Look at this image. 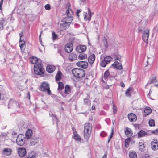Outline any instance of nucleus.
<instances>
[{"instance_id": "nucleus-46", "label": "nucleus", "mask_w": 158, "mask_h": 158, "mask_svg": "<svg viewBox=\"0 0 158 158\" xmlns=\"http://www.w3.org/2000/svg\"><path fill=\"white\" fill-rule=\"evenodd\" d=\"M113 129H112L110 135L108 137V142L109 143L111 139V138L112 137L113 135Z\"/></svg>"}, {"instance_id": "nucleus-53", "label": "nucleus", "mask_w": 158, "mask_h": 158, "mask_svg": "<svg viewBox=\"0 0 158 158\" xmlns=\"http://www.w3.org/2000/svg\"><path fill=\"white\" fill-rule=\"evenodd\" d=\"M103 42L104 43V46H105V47L106 48H107L108 47V44H107V42L106 41V40L105 39L104 40Z\"/></svg>"}, {"instance_id": "nucleus-49", "label": "nucleus", "mask_w": 158, "mask_h": 158, "mask_svg": "<svg viewBox=\"0 0 158 158\" xmlns=\"http://www.w3.org/2000/svg\"><path fill=\"white\" fill-rule=\"evenodd\" d=\"M58 52L60 54V55L62 56H63L64 55V52L62 50H60V49H58Z\"/></svg>"}, {"instance_id": "nucleus-22", "label": "nucleus", "mask_w": 158, "mask_h": 158, "mask_svg": "<svg viewBox=\"0 0 158 158\" xmlns=\"http://www.w3.org/2000/svg\"><path fill=\"white\" fill-rule=\"evenodd\" d=\"M139 148L140 151L142 152L144 151V142L143 141H141L139 142Z\"/></svg>"}, {"instance_id": "nucleus-29", "label": "nucleus", "mask_w": 158, "mask_h": 158, "mask_svg": "<svg viewBox=\"0 0 158 158\" xmlns=\"http://www.w3.org/2000/svg\"><path fill=\"white\" fill-rule=\"evenodd\" d=\"M73 135V138L76 141L79 142H81V138L77 133L74 134Z\"/></svg>"}, {"instance_id": "nucleus-54", "label": "nucleus", "mask_w": 158, "mask_h": 158, "mask_svg": "<svg viewBox=\"0 0 158 158\" xmlns=\"http://www.w3.org/2000/svg\"><path fill=\"white\" fill-rule=\"evenodd\" d=\"M84 103L85 104H88V103L89 102V100H88V99H84Z\"/></svg>"}, {"instance_id": "nucleus-12", "label": "nucleus", "mask_w": 158, "mask_h": 158, "mask_svg": "<svg viewBox=\"0 0 158 158\" xmlns=\"http://www.w3.org/2000/svg\"><path fill=\"white\" fill-rule=\"evenodd\" d=\"M77 65L79 67L85 69L87 68L88 64L87 62L85 61H80L77 63Z\"/></svg>"}, {"instance_id": "nucleus-35", "label": "nucleus", "mask_w": 158, "mask_h": 158, "mask_svg": "<svg viewBox=\"0 0 158 158\" xmlns=\"http://www.w3.org/2000/svg\"><path fill=\"white\" fill-rule=\"evenodd\" d=\"M49 115L50 117H51L52 118L53 121H54V120H56V124H57V117L55 114H53L51 112H50L49 113Z\"/></svg>"}, {"instance_id": "nucleus-64", "label": "nucleus", "mask_w": 158, "mask_h": 158, "mask_svg": "<svg viewBox=\"0 0 158 158\" xmlns=\"http://www.w3.org/2000/svg\"><path fill=\"white\" fill-rule=\"evenodd\" d=\"M101 158H107V153H105Z\"/></svg>"}, {"instance_id": "nucleus-8", "label": "nucleus", "mask_w": 158, "mask_h": 158, "mask_svg": "<svg viewBox=\"0 0 158 158\" xmlns=\"http://www.w3.org/2000/svg\"><path fill=\"white\" fill-rule=\"evenodd\" d=\"M86 49V47L84 45H79L76 48L77 52L79 53L85 52Z\"/></svg>"}, {"instance_id": "nucleus-7", "label": "nucleus", "mask_w": 158, "mask_h": 158, "mask_svg": "<svg viewBox=\"0 0 158 158\" xmlns=\"http://www.w3.org/2000/svg\"><path fill=\"white\" fill-rule=\"evenodd\" d=\"M149 31L148 29L145 30L143 32L142 35L143 40L147 44H148Z\"/></svg>"}, {"instance_id": "nucleus-50", "label": "nucleus", "mask_w": 158, "mask_h": 158, "mask_svg": "<svg viewBox=\"0 0 158 158\" xmlns=\"http://www.w3.org/2000/svg\"><path fill=\"white\" fill-rule=\"evenodd\" d=\"M87 13L86 12H84L83 13V15L84 17V19L85 20H89V19L88 18H87Z\"/></svg>"}, {"instance_id": "nucleus-13", "label": "nucleus", "mask_w": 158, "mask_h": 158, "mask_svg": "<svg viewBox=\"0 0 158 158\" xmlns=\"http://www.w3.org/2000/svg\"><path fill=\"white\" fill-rule=\"evenodd\" d=\"M152 148V150H156L158 149V142L156 139H154L151 143Z\"/></svg>"}, {"instance_id": "nucleus-41", "label": "nucleus", "mask_w": 158, "mask_h": 158, "mask_svg": "<svg viewBox=\"0 0 158 158\" xmlns=\"http://www.w3.org/2000/svg\"><path fill=\"white\" fill-rule=\"evenodd\" d=\"M35 153L34 152L30 153L27 157V158H35Z\"/></svg>"}, {"instance_id": "nucleus-60", "label": "nucleus", "mask_w": 158, "mask_h": 158, "mask_svg": "<svg viewBox=\"0 0 158 158\" xmlns=\"http://www.w3.org/2000/svg\"><path fill=\"white\" fill-rule=\"evenodd\" d=\"M81 12V10H78L76 12V15L78 16L79 17V13Z\"/></svg>"}, {"instance_id": "nucleus-30", "label": "nucleus", "mask_w": 158, "mask_h": 158, "mask_svg": "<svg viewBox=\"0 0 158 158\" xmlns=\"http://www.w3.org/2000/svg\"><path fill=\"white\" fill-rule=\"evenodd\" d=\"M25 42L24 41V39H23L22 40V38H20L19 39V45L20 47V48L21 50H22V48H23L24 46L25 45Z\"/></svg>"}, {"instance_id": "nucleus-37", "label": "nucleus", "mask_w": 158, "mask_h": 158, "mask_svg": "<svg viewBox=\"0 0 158 158\" xmlns=\"http://www.w3.org/2000/svg\"><path fill=\"white\" fill-rule=\"evenodd\" d=\"M112 59V58L110 56H106L104 58L105 60L107 62L108 64L110 62Z\"/></svg>"}, {"instance_id": "nucleus-21", "label": "nucleus", "mask_w": 158, "mask_h": 158, "mask_svg": "<svg viewBox=\"0 0 158 158\" xmlns=\"http://www.w3.org/2000/svg\"><path fill=\"white\" fill-rule=\"evenodd\" d=\"M112 65L114 67L118 69L121 70L122 68L121 64L118 62L115 61L112 64Z\"/></svg>"}, {"instance_id": "nucleus-38", "label": "nucleus", "mask_w": 158, "mask_h": 158, "mask_svg": "<svg viewBox=\"0 0 158 158\" xmlns=\"http://www.w3.org/2000/svg\"><path fill=\"white\" fill-rule=\"evenodd\" d=\"M130 138H127L126 139L125 141V146L127 148L129 146V143L131 141Z\"/></svg>"}, {"instance_id": "nucleus-28", "label": "nucleus", "mask_w": 158, "mask_h": 158, "mask_svg": "<svg viewBox=\"0 0 158 158\" xmlns=\"http://www.w3.org/2000/svg\"><path fill=\"white\" fill-rule=\"evenodd\" d=\"M62 73L60 71H58L55 76V79L56 81H60L61 78Z\"/></svg>"}, {"instance_id": "nucleus-27", "label": "nucleus", "mask_w": 158, "mask_h": 158, "mask_svg": "<svg viewBox=\"0 0 158 158\" xmlns=\"http://www.w3.org/2000/svg\"><path fill=\"white\" fill-rule=\"evenodd\" d=\"M95 59V55L94 54H91L89 56V64H92L94 62Z\"/></svg>"}, {"instance_id": "nucleus-9", "label": "nucleus", "mask_w": 158, "mask_h": 158, "mask_svg": "<svg viewBox=\"0 0 158 158\" xmlns=\"http://www.w3.org/2000/svg\"><path fill=\"white\" fill-rule=\"evenodd\" d=\"M70 25L69 22H66L64 20H62L61 23L60 24V28L65 30L68 28Z\"/></svg>"}, {"instance_id": "nucleus-45", "label": "nucleus", "mask_w": 158, "mask_h": 158, "mask_svg": "<svg viewBox=\"0 0 158 158\" xmlns=\"http://www.w3.org/2000/svg\"><path fill=\"white\" fill-rule=\"evenodd\" d=\"M149 125L150 126L152 127L155 125L154 120L153 119H151L149 121Z\"/></svg>"}, {"instance_id": "nucleus-16", "label": "nucleus", "mask_w": 158, "mask_h": 158, "mask_svg": "<svg viewBox=\"0 0 158 158\" xmlns=\"http://www.w3.org/2000/svg\"><path fill=\"white\" fill-rule=\"evenodd\" d=\"M33 134L32 130L31 129H28L25 133V136L27 139H29L32 136Z\"/></svg>"}, {"instance_id": "nucleus-58", "label": "nucleus", "mask_w": 158, "mask_h": 158, "mask_svg": "<svg viewBox=\"0 0 158 158\" xmlns=\"http://www.w3.org/2000/svg\"><path fill=\"white\" fill-rule=\"evenodd\" d=\"M142 158H150V157L147 154H145L144 156H143Z\"/></svg>"}, {"instance_id": "nucleus-10", "label": "nucleus", "mask_w": 158, "mask_h": 158, "mask_svg": "<svg viewBox=\"0 0 158 158\" xmlns=\"http://www.w3.org/2000/svg\"><path fill=\"white\" fill-rule=\"evenodd\" d=\"M73 49V44L70 43H68L65 45V51L68 53H69L72 51Z\"/></svg>"}, {"instance_id": "nucleus-4", "label": "nucleus", "mask_w": 158, "mask_h": 158, "mask_svg": "<svg viewBox=\"0 0 158 158\" xmlns=\"http://www.w3.org/2000/svg\"><path fill=\"white\" fill-rule=\"evenodd\" d=\"M21 104L19 103L14 99H10L9 101L8 104V108H12L16 107H21Z\"/></svg>"}, {"instance_id": "nucleus-32", "label": "nucleus", "mask_w": 158, "mask_h": 158, "mask_svg": "<svg viewBox=\"0 0 158 158\" xmlns=\"http://www.w3.org/2000/svg\"><path fill=\"white\" fill-rule=\"evenodd\" d=\"M147 134L145 131L141 130L138 133V135L139 137H142L145 136Z\"/></svg>"}, {"instance_id": "nucleus-57", "label": "nucleus", "mask_w": 158, "mask_h": 158, "mask_svg": "<svg viewBox=\"0 0 158 158\" xmlns=\"http://www.w3.org/2000/svg\"><path fill=\"white\" fill-rule=\"evenodd\" d=\"M152 132L154 134L158 135V130H156L154 131H153Z\"/></svg>"}, {"instance_id": "nucleus-39", "label": "nucleus", "mask_w": 158, "mask_h": 158, "mask_svg": "<svg viewBox=\"0 0 158 158\" xmlns=\"http://www.w3.org/2000/svg\"><path fill=\"white\" fill-rule=\"evenodd\" d=\"M1 22H0V30H2L3 28V23L5 22V19L4 18H2Z\"/></svg>"}, {"instance_id": "nucleus-52", "label": "nucleus", "mask_w": 158, "mask_h": 158, "mask_svg": "<svg viewBox=\"0 0 158 158\" xmlns=\"http://www.w3.org/2000/svg\"><path fill=\"white\" fill-rule=\"evenodd\" d=\"M72 131H73V135L77 133V131H76V129H75V127H73L72 128Z\"/></svg>"}, {"instance_id": "nucleus-62", "label": "nucleus", "mask_w": 158, "mask_h": 158, "mask_svg": "<svg viewBox=\"0 0 158 158\" xmlns=\"http://www.w3.org/2000/svg\"><path fill=\"white\" fill-rule=\"evenodd\" d=\"M12 135L13 137H14V136H16L17 135V133L16 132H13L12 134Z\"/></svg>"}, {"instance_id": "nucleus-1", "label": "nucleus", "mask_w": 158, "mask_h": 158, "mask_svg": "<svg viewBox=\"0 0 158 158\" xmlns=\"http://www.w3.org/2000/svg\"><path fill=\"white\" fill-rule=\"evenodd\" d=\"M73 74L77 78H82L85 76V72L84 70L80 68H76L72 70Z\"/></svg>"}, {"instance_id": "nucleus-33", "label": "nucleus", "mask_w": 158, "mask_h": 158, "mask_svg": "<svg viewBox=\"0 0 158 158\" xmlns=\"http://www.w3.org/2000/svg\"><path fill=\"white\" fill-rule=\"evenodd\" d=\"M71 90L70 87L68 85H66L65 88V93L68 94L70 93Z\"/></svg>"}, {"instance_id": "nucleus-19", "label": "nucleus", "mask_w": 158, "mask_h": 158, "mask_svg": "<svg viewBox=\"0 0 158 158\" xmlns=\"http://www.w3.org/2000/svg\"><path fill=\"white\" fill-rule=\"evenodd\" d=\"M38 138L36 137H32L31 140L30 144L31 145H34L38 142Z\"/></svg>"}, {"instance_id": "nucleus-43", "label": "nucleus", "mask_w": 158, "mask_h": 158, "mask_svg": "<svg viewBox=\"0 0 158 158\" xmlns=\"http://www.w3.org/2000/svg\"><path fill=\"white\" fill-rule=\"evenodd\" d=\"M110 74L109 73L108 71H106L104 74V75L103 77H102V78H104L105 79H106L107 77H108Z\"/></svg>"}, {"instance_id": "nucleus-40", "label": "nucleus", "mask_w": 158, "mask_h": 158, "mask_svg": "<svg viewBox=\"0 0 158 158\" xmlns=\"http://www.w3.org/2000/svg\"><path fill=\"white\" fill-rule=\"evenodd\" d=\"M107 64H108L106 62L104 59L103 60L101 61L100 64L102 67H105Z\"/></svg>"}, {"instance_id": "nucleus-5", "label": "nucleus", "mask_w": 158, "mask_h": 158, "mask_svg": "<svg viewBox=\"0 0 158 158\" xmlns=\"http://www.w3.org/2000/svg\"><path fill=\"white\" fill-rule=\"evenodd\" d=\"M25 142L24 135L23 134L18 135L16 140L17 144L20 146H22L24 144Z\"/></svg>"}, {"instance_id": "nucleus-61", "label": "nucleus", "mask_w": 158, "mask_h": 158, "mask_svg": "<svg viewBox=\"0 0 158 158\" xmlns=\"http://www.w3.org/2000/svg\"><path fill=\"white\" fill-rule=\"evenodd\" d=\"M20 36V39L22 38V37L23 36V32H21V33H19Z\"/></svg>"}, {"instance_id": "nucleus-59", "label": "nucleus", "mask_w": 158, "mask_h": 158, "mask_svg": "<svg viewBox=\"0 0 158 158\" xmlns=\"http://www.w3.org/2000/svg\"><path fill=\"white\" fill-rule=\"evenodd\" d=\"M1 135L2 136L6 137L7 136V134L4 132H2L1 133Z\"/></svg>"}, {"instance_id": "nucleus-47", "label": "nucleus", "mask_w": 158, "mask_h": 158, "mask_svg": "<svg viewBox=\"0 0 158 158\" xmlns=\"http://www.w3.org/2000/svg\"><path fill=\"white\" fill-rule=\"evenodd\" d=\"M44 7L46 10H49L51 9L50 5L49 4H47Z\"/></svg>"}, {"instance_id": "nucleus-44", "label": "nucleus", "mask_w": 158, "mask_h": 158, "mask_svg": "<svg viewBox=\"0 0 158 158\" xmlns=\"http://www.w3.org/2000/svg\"><path fill=\"white\" fill-rule=\"evenodd\" d=\"M126 95L128 97H130L131 95V90L129 88H128L126 91L125 93Z\"/></svg>"}, {"instance_id": "nucleus-6", "label": "nucleus", "mask_w": 158, "mask_h": 158, "mask_svg": "<svg viewBox=\"0 0 158 158\" xmlns=\"http://www.w3.org/2000/svg\"><path fill=\"white\" fill-rule=\"evenodd\" d=\"M89 131V123H86L85 124L84 131V136L86 141L88 142L89 139L88 131Z\"/></svg>"}, {"instance_id": "nucleus-20", "label": "nucleus", "mask_w": 158, "mask_h": 158, "mask_svg": "<svg viewBox=\"0 0 158 158\" xmlns=\"http://www.w3.org/2000/svg\"><path fill=\"white\" fill-rule=\"evenodd\" d=\"M30 62L32 64H35V65L37 64L36 63L38 61H40V60L39 59L33 56L30 58Z\"/></svg>"}, {"instance_id": "nucleus-18", "label": "nucleus", "mask_w": 158, "mask_h": 158, "mask_svg": "<svg viewBox=\"0 0 158 158\" xmlns=\"http://www.w3.org/2000/svg\"><path fill=\"white\" fill-rule=\"evenodd\" d=\"M125 132L127 137H128L131 136L133 134V133L131 129L128 127H126L125 128Z\"/></svg>"}, {"instance_id": "nucleus-42", "label": "nucleus", "mask_w": 158, "mask_h": 158, "mask_svg": "<svg viewBox=\"0 0 158 158\" xmlns=\"http://www.w3.org/2000/svg\"><path fill=\"white\" fill-rule=\"evenodd\" d=\"M52 33L53 40H56L58 37L57 35L54 32H52Z\"/></svg>"}, {"instance_id": "nucleus-14", "label": "nucleus", "mask_w": 158, "mask_h": 158, "mask_svg": "<svg viewBox=\"0 0 158 158\" xmlns=\"http://www.w3.org/2000/svg\"><path fill=\"white\" fill-rule=\"evenodd\" d=\"M128 118L129 120L131 122H135L137 119L136 115L134 114L131 113L128 115Z\"/></svg>"}, {"instance_id": "nucleus-25", "label": "nucleus", "mask_w": 158, "mask_h": 158, "mask_svg": "<svg viewBox=\"0 0 158 158\" xmlns=\"http://www.w3.org/2000/svg\"><path fill=\"white\" fill-rule=\"evenodd\" d=\"M68 16H72L73 14V12L72 10L70 8V6H68L66 11Z\"/></svg>"}, {"instance_id": "nucleus-23", "label": "nucleus", "mask_w": 158, "mask_h": 158, "mask_svg": "<svg viewBox=\"0 0 158 158\" xmlns=\"http://www.w3.org/2000/svg\"><path fill=\"white\" fill-rule=\"evenodd\" d=\"M152 111V110L150 107H146L145 108L144 110V115L145 116L148 115L151 113Z\"/></svg>"}, {"instance_id": "nucleus-2", "label": "nucleus", "mask_w": 158, "mask_h": 158, "mask_svg": "<svg viewBox=\"0 0 158 158\" xmlns=\"http://www.w3.org/2000/svg\"><path fill=\"white\" fill-rule=\"evenodd\" d=\"M34 71L35 74L41 75L44 73L43 69L41 63L40 62L37 64L34 65Z\"/></svg>"}, {"instance_id": "nucleus-63", "label": "nucleus", "mask_w": 158, "mask_h": 158, "mask_svg": "<svg viewBox=\"0 0 158 158\" xmlns=\"http://www.w3.org/2000/svg\"><path fill=\"white\" fill-rule=\"evenodd\" d=\"M3 1H2V0H1L0 2V10H1L2 8V6L3 4Z\"/></svg>"}, {"instance_id": "nucleus-17", "label": "nucleus", "mask_w": 158, "mask_h": 158, "mask_svg": "<svg viewBox=\"0 0 158 158\" xmlns=\"http://www.w3.org/2000/svg\"><path fill=\"white\" fill-rule=\"evenodd\" d=\"M55 69V67L53 65H48L46 67V70L49 73H52Z\"/></svg>"}, {"instance_id": "nucleus-24", "label": "nucleus", "mask_w": 158, "mask_h": 158, "mask_svg": "<svg viewBox=\"0 0 158 158\" xmlns=\"http://www.w3.org/2000/svg\"><path fill=\"white\" fill-rule=\"evenodd\" d=\"M129 156L130 158H137V153L134 151H130L129 153Z\"/></svg>"}, {"instance_id": "nucleus-55", "label": "nucleus", "mask_w": 158, "mask_h": 158, "mask_svg": "<svg viewBox=\"0 0 158 158\" xmlns=\"http://www.w3.org/2000/svg\"><path fill=\"white\" fill-rule=\"evenodd\" d=\"M156 81V79L155 77H153L152 79L151 83H154Z\"/></svg>"}, {"instance_id": "nucleus-26", "label": "nucleus", "mask_w": 158, "mask_h": 158, "mask_svg": "<svg viewBox=\"0 0 158 158\" xmlns=\"http://www.w3.org/2000/svg\"><path fill=\"white\" fill-rule=\"evenodd\" d=\"M3 153L6 156L10 155L12 152V150L11 149L6 148L3 150Z\"/></svg>"}, {"instance_id": "nucleus-36", "label": "nucleus", "mask_w": 158, "mask_h": 158, "mask_svg": "<svg viewBox=\"0 0 158 158\" xmlns=\"http://www.w3.org/2000/svg\"><path fill=\"white\" fill-rule=\"evenodd\" d=\"M58 89L59 90H61L64 87V85L62 82H59L58 83Z\"/></svg>"}, {"instance_id": "nucleus-31", "label": "nucleus", "mask_w": 158, "mask_h": 158, "mask_svg": "<svg viewBox=\"0 0 158 158\" xmlns=\"http://www.w3.org/2000/svg\"><path fill=\"white\" fill-rule=\"evenodd\" d=\"M63 20H64L66 22H69V24L70 25L72 21L73 20V18L72 16H67Z\"/></svg>"}, {"instance_id": "nucleus-3", "label": "nucleus", "mask_w": 158, "mask_h": 158, "mask_svg": "<svg viewBox=\"0 0 158 158\" xmlns=\"http://www.w3.org/2000/svg\"><path fill=\"white\" fill-rule=\"evenodd\" d=\"M41 91L45 92H47L48 95H50L51 94V91L50 90L49 85V84L46 82H43L41 85L40 89Z\"/></svg>"}, {"instance_id": "nucleus-34", "label": "nucleus", "mask_w": 158, "mask_h": 158, "mask_svg": "<svg viewBox=\"0 0 158 158\" xmlns=\"http://www.w3.org/2000/svg\"><path fill=\"white\" fill-rule=\"evenodd\" d=\"M87 55L86 54H80L78 56V58L80 60H84L87 58Z\"/></svg>"}, {"instance_id": "nucleus-51", "label": "nucleus", "mask_w": 158, "mask_h": 158, "mask_svg": "<svg viewBox=\"0 0 158 158\" xmlns=\"http://www.w3.org/2000/svg\"><path fill=\"white\" fill-rule=\"evenodd\" d=\"M113 112L114 113H115L117 112V107L115 105H113Z\"/></svg>"}, {"instance_id": "nucleus-56", "label": "nucleus", "mask_w": 158, "mask_h": 158, "mask_svg": "<svg viewBox=\"0 0 158 158\" xmlns=\"http://www.w3.org/2000/svg\"><path fill=\"white\" fill-rule=\"evenodd\" d=\"M42 32V31H41L40 34V35H39V41L40 43L42 44V40H41V34Z\"/></svg>"}, {"instance_id": "nucleus-11", "label": "nucleus", "mask_w": 158, "mask_h": 158, "mask_svg": "<svg viewBox=\"0 0 158 158\" xmlns=\"http://www.w3.org/2000/svg\"><path fill=\"white\" fill-rule=\"evenodd\" d=\"M18 152L19 156L22 157L24 156L26 153V150L23 147L19 148L18 149Z\"/></svg>"}, {"instance_id": "nucleus-15", "label": "nucleus", "mask_w": 158, "mask_h": 158, "mask_svg": "<svg viewBox=\"0 0 158 158\" xmlns=\"http://www.w3.org/2000/svg\"><path fill=\"white\" fill-rule=\"evenodd\" d=\"M77 58V55L75 53H72L69 54L68 57L69 60L71 62L76 60Z\"/></svg>"}, {"instance_id": "nucleus-48", "label": "nucleus", "mask_w": 158, "mask_h": 158, "mask_svg": "<svg viewBox=\"0 0 158 158\" xmlns=\"http://www.w3.org/2000/svg\"><path fill=\"white\" fill-rule=\"evenodd\" d=\"M107 135V134L104 131L102 132L100 134V136L103 137L106 136Z\"/></svg>"}]
</instances>
